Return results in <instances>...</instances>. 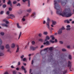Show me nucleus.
Listing matches in <instances>:
<instances>
[{
	"mask_svg": "<svg viewBox=\"0 0 74 74\" xmlns=\"http://www.w3.org/2000/svg\"><path fill=\"white\" fill-rule=\"evenodd\" d=\"M21 34H22V32H20L19 36L18 39H19V38H20V37H21Z\"/></svg>",
	"mask_w": 74,
	"mask_h": 74,
	"instance_id": "nucleus-36",
	"label": "nucleus"
},
{
	"mask_svg": "<svg viewBox=\"0 0 74 74\" xmlns=\"http://www.w3.org/2000/svg\"><path fill=\"white\" fill-rule=\"evenodd\" d=\"M4 32H2L0 33V34H1V36H3L4 35Z\"/></svg>",
	"mask_w": 74,
	"mask_h": 74,
	"instance_id": "nucleus-24",
	"label": "nucleus"
},
{
	"mask_svg": "<svg viewBox=\"0 0 74 74\" xmlns=\"http://www.w3.org/2000/svg\"><path fill=\"white\" fill-rule=\"evenodd\" d=\"M43 44L44 45H49L50 44L49 41H47L46 42H44L43 43Z\"/></svg>",
	"mask_w": 74,
	"mask_h": 74,
	"instance_id": "nucleus-8",
	"label": "nucleus"
},
{
	"mask_svg": "<svg viewBox=\"0 0 74 74\" xmlns=\"http://www.w3.org/2000/svg\"><path fill=\"white\" fill-rule=\"evenodd\" d=\"M11 48L14 49L15 47V44L14 43H12L11 45Z\"/></svg>",
	"mask_w": 74,
	"mask_h": 74,
	"instance_id": "nucleus-6",
	"label": "nucleus"
},
{
	"mask_svg": "<svg viewBox=\"0 0 74 74\" xmlns=\"http://www.w3.org/2000/svg\"><path fill=\"white\" fill-rule=\"evenodd\" d=\"M17 6H18V7H20L21 6V4L19 3H18L17 5Z\"/></svg>",
	"mask_w": 74,
	"mask_h": 74,
	"instance_id": "nucleus-47",
	"label": "nucleus"
},
{
	"mask_svg": "<svg viewBox=\"0 0 74 74\" xmlns=\"http://www.w3.org/2000/svg\"><path fill=\"white\" fill-rule=\"evenodd\" d=\"M26 58H24L23 60H22L23 61V62H25V61H26Z\"/></svg>",
	"mask_w": 74,
	"mask_h": 74,
	"instance_id": "nucleus-43",
	"label": "nucleus"
},
{
	"mask_svg": "<svg viewBox=\"0 0 74 74\" xmlns=\"http://www.w3.org/2000/svg\"><path fill=\"white\" fill-rule=\"evenodd\" d=\"M10 14V11H7L6 12V14L7 15H8Z\"/></svg>",
	"mask_w": 74,
	"mask_h": 74,
	"instance_id": "nucleus-50",
	"label": "nucleus"
},
{
	"mask_svg": "<svg viewBox=\"0 0 74 74\" xmlns=\"http://www.w3.org/2000/svg\"><path fill=\"white\" fill-rule=\"evenodd\" d=\"M32 72V69H30L29 71V73H31Z\"/></svg>",
	"mask_w": 74,
	"mask_h": 74,
	"instance_id": "nucleus-64",
	"label": "nucleus"
},
{
	"mask_svg": "<svg viewBox=\"0 0 74 74\" xmlns=\"http://www.w3.org/2000/svg\"><path fill=\"white\" fill-rule=\"evenodd\" d=\"M46 23V21L45 20L43 21V24H45Z\"/></svg>",
	"mask_w": 74,
	"mask_h": 74,
	"instance_id": "nucleus-54",
	"label": "nucleus"
},
{
	"mask_svg": "<svg viewBox=\"0 0 74 74\" xmlns=\"http://www.w3.org/2000/svg\"><path fill=\"white\" fill-rule=\"evenodd\" d=\"M36 15L35 13H34V14H32V16H34V15Z\"/></svg>",
	"mask_w": 74,
	"mask_h": 74,
	"instance_id": "nucleus-56",
	"label": "nucleus"
},
{
	"mask_svg": "<svg viewBox=\"0 0 74 74\" xmlns=\"http://www.w3.org/2000/svg\"><path fill=\"white\" fill-rule=\"evenodd\" d=\"M4 11L3 10H2L0 12V14L1 15H3V14H4Z\"/></svg>",
	"mask_w": 74,
	"mask_h": 74,
	"instance_id": "nucleus-21",
	"label": "nucleus"
},
{
	"mask_svg": "<svg viewBox=\"0 0 74 74\" xmlns=\"http://www.w3.org/2000/svg\"><path fill=\"white\" fill-rule=\"evenodd\" d=\"M32 45H34L35 44V42L34 41H32Z\"/></svg>",
	"mask_w": 74,
	"mask_h": 74,
	"instance_id": "nucleus-37",
	"label": "nucleus"
},
{
	"mask_svg": "<svg viewBox=\"0 0 74 74\" xmlns=\"http://www.w3.org/2000/svg\"><path fill=\"white\" fill-rule=\"evenodd\" d=\"M22 20L23 21V22H25V21H26V19L25 18H23L22 19Z\"/></svg>",
	"mask_w": 74,
	"mask_h": 74,
	"instance_id": "nucleus-49",
	"label": "nucleus"
},
{
	"mask_svg": "<svg viewBox=\"0 0 74 74\" xmlns=\"http://www.w3.org/2000/svg\"><path fill=\"white\" fill-rule=\"evenodd\" d=\"M56 13L59 15L62 16H65L66 18L70 17L72 15V14H71V13H67L66 11H62V10H60L59 11H57Z\"/></svg>",
	"mask_w": 74,
	"mask_h": 74,
	"instance_id": "nucleus-1",
	"label": "nucleus"
},
{
	"mask_svg": "<svg viewBox=\"0 0 74 74\" xmlns=\"http://www.w3.org/2000/svg\"><path fill=\"white\" fill-rule=\"evenodd\" d=\"M31 11H32V9H29L27 10V12L29 13H30V12Z\"/></svg>",
	"mask_w": 74,
	"mask_h": 74,
	"instance_id": "nucleus-27",
	"label": "nucleus"
},
{
	"mask_svg": "<svg viewBox=\"0 0 74 74\" xmlns=\"http://www.w3.org/2000/svg\"><path fill=\"white\" fill-rule=\"evenodd\" d=\"M55 8H56L57 10H60V6L59 5L57 4H56L55 3Z\"/></svg>",
	"mask_w": 74,
	"mask_h": 74,
	"instance_id": "nucleus-2",
	"label": "nucleus"
},
{
	"mask_svg": "<svg viewBox=\"0 0 74 74\" xmlns=\"http://www.w3.org/2000/svg\"><path fill=\"white\" fill-rule=\"evenodd\" d=\"M5 48H6V49H9L10 47V45L9 44H7L5 46Z\"/></svg>",
	"mask_w": 74,
	"mask_h": 74,
	"instance_id": "nucleus-16",
	"label": "nucleus"
},
{
	"mask_svg": "<svg viewBox=\"0 0 74 74\" xmlns=\"http://www.w3.org/2000/svg\"><path fill=\"white\" fill-rule=\"evenodd\" d=\"M72 62L70 61H68V67H69V66H70L69 64H71V63H72Z\"/></svg>",
	"mask_w": 74,
	"mask_h": 74,
	"instance_id": "nucleus-26",
	"label": "nucleus"
},
{
	"mask_svg": "<svg viewBox=\"0 0 74 74\" xmlns=\"http://www.w3.org/2000/svg\"><path fill=\"white\" fill-rule=\"evenodd\" d=\"M58 42V40L57 39H55V42Z\"/></svg>",
	"mask_w": 74,
	"mask_h": 74,
	"instance_id": "nucleus-61",
	"label": "nucleus"
},
{
	"mask_svg": "<svg viewBox=\"0 0 74 74\" xmlns=\"http://www.w3.org/2000/svg\"><path fill=\"white\" fill-rule=\"evenodd\" d=\"M69 59H71V56L70 55H69Z\"/></svg>",
	"mask_w": 74,
	"mask_h": 74,
	"instance_id": "nucleus-45",
	"label": "nucleus"
},
{
	"mask_svg": "<svg viewBox=\"0 0 74 74\" xmlns=\"http://www.w3.org/2000/svg\"><path fill=\"white\" fill-rule=\"evenodd\" d=\"M44 46L43 45H42L41 46L40 48H43Z\"/></svg>",
	"mask_w": 74,
	"mask_h": 74,
	"instance_id": "nucleus-58",
	"label": "nucleus"
},
{
	"mask_svg": "<svg viewBox=\"0 0 74 74\" xmlns=\"http://www.w3.org/2000/svg\"><path fill=\"white\" fill-rule=\"evenodd\" d=\"M4 56V54L3 53H0V56Z\"/></svg>",
	"mask_w": 74,
	"mask_h": 74,
	"instance_id": "nucleus-28",
	"label": "nucleus"
},
{
	"mask_svg": "<svg viewBox=\"0 0 74 74\" xmlns=\"http://www.w3.org/2000/svg\"><path fill=\"white\" fill-rule=\"evenodd\" d=\"M52 24L53 25H56V21L52 20Z\"/></svg>",
	"mask_w": 74,
	"mask_h": 74,
	"instance_id": "nucleus-15",
	"label": "nucleus"
},
{
	"mask_svg": "<svg viewBox=\"0 0 74 74\" xmlns=\"http://www.w3.org/2000/svg\"><path fill=\"white\" fill-rule=\"evenodd\" d=\"M59 43L60 44H63V42L62 41H60Z\"/></svg>",
	"mask_w": 74,
	"mask_h": 74,
	"instance_id": "nucleus-48",
	"label": "nucleus"
},
{
	"mask_svg": "<svg viewBox=\"0 0 74 74\" xmlns=\"http://www.w3.org/2000/svg\"><path fill=\"white\" fill-rule=\"evenodd\" d=\"M5 23L6 24H8V23H9V22H8V21H6L5 22Z\"/></svg>",
	"mask_w": 74,
	"mask_h": 74,
	"instance_id": "nucleus-59",
	"label": "nucleus"
},
{
	"mask_svg": "<svg viewBox=\"0 0 74 74\" xmlns=\"http://www.w3.org/2000/svg\"><path fill=\"white\" fill-rule=\"evenodd\" d=\"M47 20L48 22L50 21V19L49 18H47Z\"/></svg>",
	"mask_w": 74,
	"mask_h": 74,
	"instance_id": "nucleus-57",
	"label": "nucleus"
},
{
	"mask_svg": "<svg viewBox=\"0 0 74 74\" xmlns=\"http://www.w3.org/2000/svg\"><path fill=\"white\" fill-rule=\"evenodd\" d=\"M62 34V29H60L58 31V34Z\"/></svg>",
	"mask_w": 74,
	"mask_h": 74,
	"instance_id": "nucleus-9",
	"label": "nucleus"
},
{
	"mask_svg": "<svg viewBox=\"0 0 74 74\" xmlns=\"http://www.w3.org/2000/svg\"><path fill=\"white\" fill-rule=\"evenodd\" d=\"M67 73V71H65L63 72V74H65Z\"/></svg>",
	"mask_w": 74,
	"mask_h": 74,
	"instance_id": "nucleus-52",
	"label": "nucleus"
},
{
	"mask_svg": "<svg viewBox=\"0 0 74 74\" xmlns=\"http://www.w3.org/2000/svg\"><path fill=\"white\" fill-rule=\"evenodd\" d=\"M6 2V0H3V4H5V3Z\"/></svg>",
	"mask_w": 74,
	"mask_h": 74,
	"instance_id": "nucleus-38",
	"label": "nucleus"
},
{
	"mask_svg": "<svg viewBox=\"0 0 74 74\" xmlns=\"http://www.w3.org/2000/svg\"><path fill=\"white\" fill-rule=\"evenodd\" d=\"M38 41H41V42H42V41H43V39H38Z\"/></svg>",
	"mask_w": 74,
	"mask_h": 74,
	"instance_id": "nucleus-32",
	"label": "nucleus"
},
{
	"mask_svg": "<svg viewBox=\"0 0 74 74\" xmlns=\"http://www.w3.org/2000/svg\"><path fill=\"white\" fill-rule=\"evenodd\" d=\"M3 43V42L2 41V40H1L0 39V45H1Z\"/></svg>",
	"mask_w": 74,
	"mask_h": 74,
	"instance_id": "nucleus-41",
	"label": "nucleus"
},
{
	"mask_svg": "<svg viewBox=\"0 0 74 74\" xmlns=\"http://www.w3.org/2000/svg\"><path fill=\"white\" fill-rule=\"evenodd\" d=\"M8 5H10L11 7H12V2L10 0H9L8 1L7 3Z\"/></svg>",
	"mask_w": 74,
	"mask_h": 74,
	"instance_id": "nucleus-4",
	"label": "nucleus"
},
{
	"mask_svg": "<svg viewBox=\"0 0 74 74\" xmlns=\"http://www.w3.org/2000/svg\"><path fill=\"white\" fill-rule=\"evenodd\" d=\"M30 49L32 51H36L35 47L33 46L31 47H30Z\"/></svg>",
	"mask_w": 74,
	"mask_h": 74,
	"instance_id": "nucleus-14",
	"label": "nucleus"
},
{
	"mask_svg": "<svg viewBox=\"0 0 74 74\" xmlns=\"http://www.w3.org/2000/svg\"><path fill=\"white\" fill-rule=\"evenodd\" d=\"M50 40V37H49V36H46V39L45 40V41H46L47 40Z\"/></svg>",
	"mask_w": 74,
	"mask_h": 74,
	"instance_id": "nucleus-10",
	"label": "nucleus"
},
{
	"mask_svg": "<svg viewBox=\"0 0 74 74\" xmlns=\"http://www.w3.org/2000/svg\"><path fill=\"white\" fill-rule=\"evenodd\" d=\"M50 37L51 38L52 40H55V37L53 35L50 36Z\"/></svg>",
	"mask_w": 74,
	"mask_h": 74,
	"instance_id": "nucleus-18",
	"label": "nucleus"
},
{
	"mask_svg": "<svg viewBox=\"0 0 74 74\" xmlns=\"http://www.w3.org/2000/svg\"><path fill=\"white\" fill-rule=\"evenodd\" d=\"M1 49L2 50H3V49H4V46L3 45H2L1 46Z\"/></svg>",
	"mask_w": 74,
	"mask_h": 74,
	"instance_id": "nucleus-25",
	"label": "nucleus"
},
{
	"mask_svg": "<svg viewBox=\"0 0 74 74\" xmlns=\"http://www.w3.org/2000/svg\"><path fill=\"white\" fill-rule=\"evenodd\" d=\"M17 3V2L16 1H14L13 2V4H16Z\"/></svg>",
	"mask_w": 74,
	"mask_h": 74,
	"instance_id": "nucleus-42",
	"label": "nucleus"
},
{
	"mask_svg": "<svg viewBox=\"0 0 74 74\" xmlns=\"http://www.w3.org/2000/svg\"><path fill=\"white\" fill-rule=\"evenodd\" d=\"M11 68H12V69H14V66H13V65H12L11 66Z\"/></svg>",
	"mask_w": 74,
	"mask_h": 74,
	"instance_id": "nucleus-62",
	"label": "nucleus"
},
{
	"mask_svg": "<svg viewBox=\"0 0 74 74\" xmlns=\"http://www.w3.org/2000/svg\"><path fill=\"white\" fill-rule=\"evenodd\" d=\"M38 36L39 37H41V36H42V34L41 33H40L38 34Z\"/></svg>",
	"mask_w": 74,
	"mask_h": 74,
	"instance_id": "nucleus-39",
	"label": "nucleus"
},
{
	"mask_svg": "<svg viewBox=\"0 0 74 74\" xmlns=\"http://www.w3.org/2000/svg\"><path fill=\"white\" fill-rule=\"evenodd\" d=\"M23 64L24 65V66H26V63H23Z\"/></svg>",
	"mask_w": 74,
	"mask_h": 74,
	"instance_id": "nucleus-63",
	"label": "nucleus"
},
{
	"mask_svg": "<svg viewBox=\"0 0 74 74\" xmlns=\"http://www.w3.org/2000/svg\"><path fill=\"white\" fill-rule=\"evenodd\" d=\"M64 22L65 23H70L68 20H66L64 21Z\"/></svg>",
	"mask_w": 74,
	"mask_h": 74,
	"instance_id": "nucleus-19",
	"label": "nucleus"
},
{
	"mask_svg": "<svg viewBox=\"0 0 74 74\" xmlns=\"http://www.w3.org/2000/svg\"><path fill=\"white\" fill-rule=\"evenodd\" d=\"M9 16H10V17H12V18H15V16L13 14H10L9 15Z\"/></svg>",
	"mask_w": 74,
	"mask_h": 74,
	"instance_id": "nucleus-12",
	"label": "nucleus"
},
{
	"mask_svg": "<svg viewBox=\"0 0 74 74\" xmlns=\"http://www.w3.org/2000/svg\"><path fill=\"white\" fill-rule=\"evenodd\" d=\"M12 10V8L9 7L8 8V10L9 11H11Z\"/></svg>",
	"mask_w": 74,
	"mask_h": 74,
	"instance_id": "nucleus-29",
	"label": "nucleus"
},
{
	"mask_svg": "<svg viewBox=\"0 0 74 74\" xmlns=\"http://www.w3.org/2000/svg\"><path fill=\"white\" fill-rule=\"evenodd\" d=\"M62 51H63V52H64L65 51H66V50L65 49H62Z\"/></svg>",
	"mask_w": 74,
	"mask_h": 74,
	"instance_id": "nucleus-40",
	"label": "nucleus"
},
{
	"mask_svg": "<svg viewBox=\"0 0 74 74\" xmlns=\"http://www.w3.org/2000/svg\"><path fill=\"white\" fill-rule=\"evenodd\" d=\"M49 42H51V43H54L55 42V41H53L52 40H49Z\"/></svg>",
	"mask_w": 74,
	"mask_h": 74,
	"instance_id": "nucleus-30",
	"label": "nucleus"
},
{
	"mask_svg": "<svg viewBox=\"0 0 74 74\" xmlns=\"http://www.w3.org/2000/svg\"><path fill=\"white\" fill-rule=\"evenodd\" d=\"M66 30H67V31H69V30H71V28L70 27H71V26L70 25H67L66 26Z\"/></svg>",
	"mask_w": 74,
	"mask_h": 74,
	"instance_id": "nucleus-3",
	"label": "nucleus"
},
{
	"mask_svg": "<svg viewBox=\"0 0 74 74\" xmlns=\"http://www.w3.org/2000/svg\"><path fill=\"white\" fill-rule=\"evenodd\" d=\"M49 49V50H50V51H52V50H53V47H50L49 48H47L45 49H44V51L48 50V49Z\"/></svg>",
	"mask_w": 74,
	"mask_h": 74,
	"instance_id": "nucleus-5",
	"label": "nucleus"
},
{
	"mask_svg": "<svg viewBox=\"0 0 74 74\" xmlns=\"http://www.w3.org/2000/svg\"><path fill=\"white\" fill-rule=\"evenodd\" d=\"M47 27L49 29H50V25H49V23L48 22L46 23Z\"/></svg>",
	"mask_w": 74,
	"mask_h": 74,
	"instance_id": "nucleus-11",
	"label": "nucleus"
},
{
	"mask_svg": "<svg viewBox=\"0 0 74 74\" xmlns=\"http://www.w3.org/2000/svg\"><path fill=\"white\" fill-rule=\"evenodd\" d=\"M48 32H44L43 33V34L44 35H47V34H48Z\"/></svg>",
	"mask_w": 74,
	"mask_h": 74,
	"instance_id": "nucleus-20",
	"label": "nucleus"
},
{
	"mask_svg": "<svg viewBox=\"0 0 74 74\" xmlns=\"http://www.w3.org/2000/svg\"><path fill=\"white\" fill-rule=\"evenodd\" d=\"M16 70H17V71H18V70H19V68H16Z\"/></svg>",
	"mask_w": 74,
	"mask_h": 74,
	"instance_id": "nucleus-60",
	"label": "nucleus"
},
{
	"mask_svg": "<svg viewBox=\"0 0 74 74\" xmlns=\"http://www.w3.org/2000/svg\"><path fill=\"white\" fill-rule=\"evenodd\" d=\"M7 21V20L6 19H4L3 20V22H6Z\"/></svg>",
	"mask_w": 74,
	"mask_h": 74,
	"instance_id": "nucleus-51",
	"label": "nucleus"
},
{
	"mask_svg": "<svg viewBox=\"0 0 74 74\" xmlns=\"http://www.w3.org/2000/svg\"><path fill=\"white\" fill-rule=\"evenodd\" d=\"M61 29H62V30H65V28H64V26H62Z\"/></svg>",
	"mask_w": 74,
	"mask_h": 74,
	"instance_id": "nucleus-44",
	"label": "nucleus"
},
{
	"mask_svg": "<svg viewBox=\"0 0 74 74\" xmlns=\"http://www.w3.org/2000/svg\"><path fill=\"white\" fill-rule=\"evenodd\" d=\"M16 25H17V26L18 28V29H21V28H22V27H21V26H20V25H19V23H17L16 24Z\"/></svg>",
	"mask_w": 74,
	"mask_h": 74,
	"instance_id": "nucleus-17",
	"label": "nucleus"
},
{
	"mask_svg": "<svg viewBox=\"0 0 74 74\" xmlns=\"http://www.w3.org/2000/svg\"><path fill=\"white\" fill-rule=\"evenodd\" d=\"M22 1L23 3H25L26 1H28V2H29V0H22Z\"/></svg>",
	"mask_w": 74,
	"mask_h": 74,
	"instance_id": "nucleus-34",
	"label": "nucleus"
},
{
	"mask_svg": "<svg viewBox=\"0 0 74 74\" xmlns=\"http://www.w3.org/2000/svg\"><path fill=\"white\" fill-rule=\"evenodd\" d=\"M63 11H65L67 13H68L69 14L71 13V10H70V8L68 9L67 10H65Z\"/></svg>",
	"mask_w": 74,
	"mask_h": 74,
	"instance_id": "nucleus-7",
	"label": "nucleus"
},
{
	"mask_svg": "<svg viewBox=\"0 0 74 74\" xmlns=\"http://www.w3.org/2000/svg\"><path fill=\"white\" fill-rule=\"evenodd\" d=\"M21 69L22 70H26V69L24 68V66H22L21 67Z\"/></svg>",
	"mask_w": 74,
	"mask_h": 74,
	"instance_id": "nucleus-31",
	"label": "nucleus"
},
{
	"mask_svg": "<svg viewBox=\"0 0 74 74\" xmlns=\"http://www.w3.org/2000/svg\"><path fill=\"white\" fill-rule=\"evenodd\" d=\"M35 50L36 49H38V46L36 47H35Z\"/></svg>",
	"mask_w": 74,
	"mask_h": 74,
	"instance_id": "nucleus-53",
	"label": "nucleus"
},
{
	"mask_svg": "<svg viewBox=\"0 0 74 74\" xmlns=\"http://www.w3.org/2000/svg\"><path fill=\"white\" fill-rule=\"evenodd\" d=\"M6 7V5L5 4H4L2 6V7L3 8H5Z\"/></svg>",
	"mask_w": 74,
	"mask_h": 74,
	"instance_id": "nucleus-35",
	"label": "nucleus"
},
{
	"mask_svg": "<svg viewBox=\"0 0 74 74\" xmlns=\"http://www.w3.org/2000/svg\"><path fill=\"white\" fill-rule=\"evenodd\" d=\"M20 64H21V62H18V66H19Z\"/></svg>",
	"mask_w": 74,
	"mask_h": 74,
	"instance_id": "nucleus-55",
	"label": "nucleus"
},
{
	"mask_svg": "<svg viewBox=\"0 0 74 74\" xmlns=\"http://www.w3.org/2000/svg\"><path fill=\"white\" fill-rule=\"evenodd\" d=\"M17 73V72L16 71L14 70L13 71H12V73L13 74H16Z\"/></svg>",
	"mask_w": 74,
	"mask_h": 74,
	"instance_id": "nucleus-23",
	"label": "nucleus"
},
{
	"mask_svg": "<svg viewBox=\"0 0 74 74\" xmlns=\"http://www.w3.org/2000/svg\"><path fill=\"white\" fill-rule=\"evenodd\" d=\"M20 58L22 59H23V58H24V55L21 56Z\"/></svg>",
	"mask_w": 74,
	"mask_h": 74,
	"instance_id": "nucleus-46",
	"label": "nucleus"
},
{
	"mask_svg": "<svg viewBox=\"0 0 74 74\" xmlns=\"http://www.w3.org/2000/svg\"><path fill=\"white\" fill-rule=\"evenodd\" d=\"M19 47L18 46L16 51V53H18V52H19Z\"/></svg>",
	"mask_w": 74,
	"mask_h": 74,
	"instance_id": "nucleus-22",
	"label": "nucleus"
},
{
	"mask_svg": "<svg viewBox=\"0 0 74 74\" xmlns=\"http://www.w3.org/2000/svg\"><path fill=\"white\" fill-rule=\"evenodd\" d=\"M67 48H68V49H70V48H71V46L70 45H68L67 46Z\"/></svg>",
	"mask_w": 74,
	"mask_h": 74,
	"instance_id": "nucleus-33",
	"label": "nucleus"
},
{
	"mask_svg": "<svg viewBox=\"0 0 74 74\" xmlns=\"http://www.w3.org/2000/svg\"><path fill=\"white\" fill-rule=\"evenodd\" d=\"M1 25L2 26H5L6 27H8V25L5 24V23H1Z\"/></svg>",
	"mask_w": 74,
	"mask_h": 74,
	"instance_id": "nucleus-13",
	"label": "nucleus"
}]
</instances>
